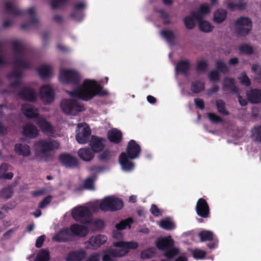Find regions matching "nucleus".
Returning a JSON list of instances; mask_svg holds the SVG:
<instances>
[{
  "label": "nucleus",
  "mask_w": 261,
  "mask_h": 261,
  "mask_svg": "<svg viewBox=\"0 0 261 261\" xmlns=\"http://www.w3.org/2000/svg\"><path fill=\"white\" fill-rule=\"evenodd\" d=\"M59 79L66 84L77 85L78 87L69 92L71 97L77 98L85 101L92 99L95 96H106L108 92L97 84L95 80H85L82 85H79L81 76L79 72L73 69H64L61 71Z\"/></svg>",
  "instance_id": "1"
},
{
  "label": "nucleus",
  "mask_w": 261,
  "mask_h": 261,
  "mask_svg": "<svg viewBox=\"0 0 261 261\" xmlns=\"http://www.w3.org/2000/svg\"><path fill=\"white\" fill-rule=\"evenodd\" d=\"M11 45L14 52L15 59L13 61L14 69L8 77L20 79L22 74L20 69H30L31 68L32 64L29 60L24 57L25 47L22 43L19 41H13L11 42Z\"/></svg>",
  "instance_id": "2"
},
{
  "label": "nucleus",
  "mask_w": 261,
  "mask_h": 261,
  "mask_svg": "<svg viewBox=\"0 0 261 261\" xmlns=\"http://www.w3.org/2000/svg\"><path fill=\"white\" fill-rule=\"evenodd\" d=\"M142 149L140 145L134 140L128 141L125 152H122L119 156V162L123 170L130 171L134 168L132 161L139 158Z\"/></svg>",
  "instance_id": "3"
},
{
  "label": "nucleus",
  "mask_w": 261,
  "mask_h": 261,
  "mask_svg": "<svg viewBox=\"0 0 261 261\" xmlns=\"http://www.w3.org/2000/svg\"><path fill=\"white\" fill-rule=\"evenodd\" d=\"M60 147V143L52 138L40 139L34 144L35 155L40 156L44 161H48L53 156V153Z\"/></svg>",
  "instance_id": "4"
},
{
  "label": "nucleus",
  "mask_w": 261,
  "mask_h": 261,
  "mask_svg": "<svg viewBox=\"0 0 261 261\" xmlns=\"http://www.w3.org/2000/svg\"><path fill=\"white\" fill-rule=\"evenodd\" d=\"M156 246L159 250L164 251V255L168 259H172L179 253V249L174 247V241L170 236L158 239Z\"/></svg>",
  "instance_id": "5"
},
{
  "label": "nucleus",
  "mask_w": 261,
  "mask_h": 261,
  "mask_svg": "<svg viewBox=\"0 0 261 261\" xmlns=\"http://www.w3.org/2000/svg\"><path fill=\"white\" fill-rule=\"evenodd\" d=\"M5 5V12L6 14L12 15L14 16H25L28 15L30 16V22L36 24L39 21L36 17L35 9L33 7L28 10H20L10 2H6Z\"/></svg>",
  "instance_id": "6"
},
{
  "label": "nucleus",
  "mask_w": 261,
  "mask_h": 261,
  "mask_svg": "<svg viewBox=\"0 0 261 261\" xmlns=\"http://www.w3.org/2000/svg\"><path fill=\"white\" fill-rule=\"evenodd\" d=\"M251 19L247 16H241L234 21V32L239 37H246L252 30Z\"/></svg>",
  "instance_id": "7"
},
{
  "label": "nucleus",
  "mask_w": 261,
  "mask_h": 261,
  "mask_svg": "<svg viewBox=\"0 0 261 261\" xmlns=\"http://www.w3.org/2000/svg\"><path fill=\"white\" fill-rule=\"evenodd\" d=\"M62 112L66 115H76L85 110L84 105L75 100L64 99L60 103Z\"/></svg>",
  "instance_id": "8"
},
{
  "label": "nucleus",
  "mask_w": 261,
  "mask_h": 261,
  "mask_svg": "<svg viewBox=\"0 0 261 261\" xmlns=\"http://www.w3.org/2000/svg\"><path fill=\"white\" fill-rule=\"evenodd\" d=\"M91 213L88 207L84 206L76 207L72 212V217L77 222L86 224L90 223Z\"/></svg>",
  "instance_id": "9"
},
{
  "label": "nucleus",
  "mask_w": 261,
  "mask_h": 261,
  "mask_svg": "<svg viewBox=\"0 0 261 261\" xmlns=\"http://www.w3.org/2000/svg\"><path fill=\"white\" fill-rule=\"evenodd\" d=\"M91 150L95 153L100 152L105 147L106 140L102 137L92 135L89 141Z\"/></svg>",
  "instance_id": "10"
},
{
  "label": "nucleus",
  "mask_w": 261,
  "mask_h": 261,
  "mask_svg": "<svg viewBox=\"0 0 261 261\" xmlns=\"http://www.w3.org/2000/svg\"><path fill=\"white\" fill-rule=\"evenodd\" d=\"M196 212L197 215L201 218H207L210 216V210L206 201L202 198H199L196 203Z\"/></svg>",
  "instance_id": "11"
},
{
  "label": "nucleus",
  "mask_w": 261,
  "mask_h": 261,
  "mask_svg": "<svg viewBox=\"0 0 261 261\" xmlns=\"http://www.w3.org/2000/svg\"><path fill=\"white\" fill-rule=\"evenodd\" d=\"M59 160L66 167L74 168L79 165V161L76 158L69 153H63L59 155Z\"/></svg>",
  "instance_id": "12"
},
{
  "label": "nucleus",
  "mask_w": 261,
  "mask_h": 261,
  "mask_svg": "<svg viewBox=\"0 0 261 261\" xmlns=\"http://www.w3.org/2000/svg\"><path fill=\"white\" fill-rule=\"evenodd\" d=\"M41 98L45 104L50 103L54 100L55 92L48 85H43L40 89Z\"/></svg>",
  "instance_id": "13"
},
{
  "label": "nucleus",
  "mask_w": 261,
  "mask_h": 261,
  "mask_svg": "<svg viewBox=\"0 0 261 261\" xmlns=\"http://www.w3.org/2000/svg\"><path fill=\"white\" fill-rule=\"evenodd\" d=\"M35 123L43 133L51 136L54 133V128L51 123L45 118L40 117L35 119Z\"/></svg>",
  "instance_id": "14"
},
{
  "label": "nucleus",
  "mask_w": 261,
  "mask_h": 261,
  "mask_svg": "<svg viewBox=\"0 0 261 261\" xmlns=\"http://www.w3.org/2000/svg\"><path fill=\"white\" fill-rule=\"evenodd\" d=\"M91 134V131L90 127L86 125V126L79 128L76 134V140L80 144H86L90 141Z\"/></svg>",
  "instance_id": "15"
},
{
  "label": "nucleus",
  "mask_w": 261,
  "mask_h": 261,
  "mask_svg": "<svg viewBox=\"0 0 261 261\" xmlns=\"http://www.w3.org/2000/svg\"><path fill=\"white\" fill-rule=\"evenodd\" d=\"M18 95L21 99L29 102H35L37 100L36 94L34 90L30 87L22 88L19 91Z\"/></svg>",
  "instance_id": "16"
},
{
  "label": "nucleus",
  "mask_w": 261,
  "mask_h": 261,
  "mask_svg": "<svg viewBox=\"0 0 261 261\" xmlns=\"http://www.w3.org/2000/svg\"><path fill=\"white\" fill-rule=\"evenodd\" d=\"M222 89L227 93L239 94V89L235 85L234 79L231 77L224 79Z\"/></svg>",
  "instance_id": "17"
},
{
  "label": "nucleus",
  "mask_w": 261,
  "mask_h": 261,
  "mask_svg": "<svg viewBox=\"0 0 261 261\" xmlns=\"http://www.w3.org/2000/svg\"><path fill=\"white\" fill-rule=\"evenodd\" d=\"M72 236L69 229L66 227L61 229L53 237V240L59 243L66 242L71 240Z\"/></svg>",
  "instance_id": "18"
},
{
  "label": "nucleus",
  "mask_w": 261,
  "mask_h": 261,
  "mask_svg": "<svg viewBox=\"0 0 261 261\" xmlns=\"http://www.w3.org/2000/svg\"><path fill=\"white\" fill-rule=\"evenodd\" d=\"M247 100L253 104L261 103V89L257 88L251 89L246 93Z\"/></svg>",
  "instance_id": "19"
},
{
  "label": "nucleus",
  "mask_w": 261,
  "mask_h": 261,
  "mask_svg": "<svg viewBox=\"0 0 261 261\" xmlns=\"http://www.w3.org/2000/svg\"><path fill=\"white\" fill-rule=\"evenodd\" d=\"M107 137L111 142L117 144L122 140V133L117 128H113L108 132Z\"/></svg>",
  "instance_id": "20"
},
{
  "label": "nucleus",
  "mask_w": 261,
  "mask_h": 261,
  "mask_svg": "<svg viewBox=\"0 0 261 261\" xmlns=\"http://www.w3.org/2000/svg\"><path fill=\"white\" fill-rule=\"evenodd\" d=\"M69 230L71 233L80 237H84L89 233V230L86 226L76 223L72 224Z\"/></svg>",
  "instance_id": "21"
},
{
  "label": "nucleus",
  "mask_w": 261,
  "mask_h": 261,
  "mask_svg": "<svg viewBox=\"0 0 261 261\" xmlns=\"http://www.w3.org/2000/svg\"><path fill=\"white\" fill-rule=\"evenodd\" d=\"M107 237L105 235L98 234L92 237L88 241V244L93 249H96L101 245L105 243L107 240Z\"/></svg>",
  "instance_id": "22"
},
{
  "label": "nucleus",
  "mask_w": 261,
  "mask_h": 261,
  "mask_svg": "<svg viewBox=\"0 0 261 261\" xmlns=\"http://www.w3.org/2000/svg\"><path fill=\"white\" fill-rule=\"evenodd\" d=\"M86 256L84 250L71 251L68 253L65 257L66 261H82Z\"/></svg>",
  "instance_id": "23"
},
{
  "label": "nucleus",
  "mask_w": 261,
  "mask_h": 261,
  "mask_svg": "<svg viewBox=\"0 0 261 261\" xmlns=\"http://www.w3.org/2000/svg\"><path fill=\"white\" fill-rule=\"evenodd\" d=\"M23 135L30 138H35L38 135L37 127L31 123L25 125L23 127Z\"/></svg>",
  "instance_id": "24"
},
{
  "label": "nucleus",
  "mask_w": 261,
  "mask_h": 261,
  "mask_svg": "<svg viewBox=\"0 0 261 261\" xmlns=\"http://www.w3.org/2000/svg\"><path fill=\"white\" fill-rule=\"evenodd\" d=\"M22 111L24 115L28 118H35L40 117L37 110L32 105H22Z\"/></svg>",
  "instance_id": "25"
},
{
  "label": "nucleus",
  "mask_w": 261,
  "mask_h": 261,
  "mask_svg": "<svg viewBox=\"0 0 261 261\" xmlns=\"http://www.w3.org/2000/svg\"><path fill=\"white\" fill-rule=\"evenodd\" d=\"M14 150L18 155L24 157L29 156L31 154L30 148L27 144L17 143L15 145Z\"/></svg>",
  "instance_id": "26"
},
{
  "label": "nucleus",
  "mask_w": 261,
  "mask_h": 261,
  "mask_svg": "<svg viewBox=\"0 0 261 261\" xmlns=\"http://www.w3.org/2000/svg\"><path fill=\"white\" fill-rule=\"evenodd\" d=\"M190 68V63L188 60H181L178 62L175 69L178 72L187 75Z\"/></svg>",
  "instance_id": "27"
},
{
  "label": "nucleus",
  "mask_w": 261,
  "mask_h": 261,
  "mask_svg": "<svg viewBox=\"0 0 261 261\" xmlns=\"http://www.w3.org/2000/svg\"><path fill=\"white\" fill-rule=\"evenodd\" d=\"M94 153L91 149L87 148H82L78 151L79 157L83 161L87 162L90 161L93 159L94 156Z\"/></svg>",
  "instance_id": "28"
},
{
  "label": "nucleus",
  "mask_w": 261,
  "mask_h": 261,
  "mask_svg": "<svg viewBox=\"0 0 261 261\" xmlns=\"http://www.w3.org/2000/svg\"><path fill=\"white\" fill-rule=\"evenodd\" d=\"M227 15V12L226 10L221 9H218L214 14V21L220 24L226 19Z\"/></svg>",
  "instance_id": "29"
},
{
  "label": "nucleus",
  "mask_w": 261,
  "mask_h": 261,
  "mask_svg": "<svg viewBox=\"0 0 261 261\" xmlns=\"http://www.w3.org/2000/svg\"><path fill=\"white\" fill-rule=\"evenodd\" d=\"M161 35L170 44H173L175 42L176 36L171 30H162Z\"/></svg>",
  "instance_id": "30"
},
{
  "label": "nucleus",
  "mask_w": 261,
  "mask_h": 261,
  "mask_svg": "<svg viewBox=\"0 0 261 261\" xmlns=\"http://www.w3.org/2000/svg\"><path fill=\"white\" fill-rule=\"evenodd\" d=\"M100 209L103 212H114L115 209L111 206V196L105 197L99 204Z\"/></svg>",
  "instance_id": "31"
},
{
  "label": "nucleus",
  "mask_w": 261,
  "mask_h": 261,
  "mask_svg": "<svg viewBox=\"0 0 261 261\" xmlns=\"http://www.w3.org/2000/svg\"><path fill=\"white\" fill-rule=\"evenodd\" d=\"M38 74L42 79L48 78L51 73V69L50 66L47 65H41L38 70Z\"/></svg>",
  "instance_id": "32"
},
{
  "label": "nucleus",
  "mask_w": 261,
  "mask_h": 261,
  "mask_svg": "<svg viewBox=\"0 0 261 261\" xmlns=\"http://www.w3.org/2000/svg\"><path fill=\"white\" fill-rule=\"evenodd\" d=\"M204 88V83L200 81L196 80L191 83V90L194 93H199L202 91Z\"/></svg>",
  "instance_id": "33"
},
{
  "label": "nucleus",
  "mask_w": 261,
  "mask_h": 261,
  "mask_svg": "<svg viewBox=\"0 0 261 261\" xmlns=\"http://www.w3.org/2000/svg\"><path fill=\"white\" fill-rule=\"evenodd\" d=\"M111 206L115 209L114 212L120 210L123 207V201L121 199L115 196H111Z\"/></svg>",
  "instance_id": "34"
},
{
  "label": "nucleus",
  "mask_w": 261,
  "mask_h": 261,
  "mask_svg": "<svg viewBox=\"0 0 261 261\" xmlns=\"http://www.w3.org/2000/svg\"><path fill=\"white\" fill-rule=\"evenodd\" d=\"M216 106L219 113L225 116L229 115V112L226 109V104L223 100H217L216 101Z\"/></svg>",
  "instance_id": "35"
},
{
  "label": "nucleus",
  "mask_w": 261,
  "mask_h": 261,
  "mask_svg": "<svg viewBox=\"0 0 261 261\" xmlns=\"http://www.w3.org/2000/svg\"><path fill=\"white\" fill-rule=\"evenodd\" d=\"M13 193V188L11 186H8L0 190V198L8 199L10 198Z\"/></svg>",
  "instance_id": "36"
},
{
  "label": "nucleus",
  "mask_w": 261,
  "mask_h": 261,
  "mask_svg": "<svg viewBox=\"0 0 261 261\" xmlns=\"http://www.w3.org/2000/svg\"><path fill=\"white\" fill-rule=\"evenodd\" d=\"M198 235L201 242L213 241L214 239L213 232L209 230H202L199 233Z\"/></svg>",
  "instance_id": "37"
},
{
  "label": "nucleus",
  "mask_w": 261,
  "mask_h": 261,
  "mask_svg": "<svg viewBox=\"0 0 261 261\" xmlns=\"http://www.w3.org/2000/svg\"><path fill=\"white\" fill-rule=\"evenodd\" d=\"M112 157L111 151L109 149H106L100 153L97 158L100 162H108Z\"/></svg>",
  "instance_id": "38"
},
{
  "label": "nucleus",
  "mask_w": 261,
  "mask_h": 261,
  "mask_svg": "<svg viewBox=\"0 0 261 261\" xmlns=\"http://www.w3.org/2000/svg\"><path fill=\"white\" fill-rule=\"evenodd\" d=\"M49 252L47 250L42 249L37 255L35 261H49Z\"/></svg>",
  "instance_id": "39"
},
{
  "label": "nucleus",
  "mask_w": 261,
  "mask_h": 261,
  "mask_svg": "<svg viewBox=\"0 0 261 261\" xmlns=\"http://www.w3.org/2000/svg\"><path fill=\"white\" fill-rule=\"evenodd\" d=\"M132 218H129L124 220L121 221L119 223L116 225V228L118 230H122L125 229L127 226L130 227V224L133 223Z\"/></svg>",
  "instance_id": "40"
},
{
  "label": "nucleus",
  "mask_w": 261,
  "mask_h": 261,
  "mask_svg": "<svg viewBox=\"0 0 261 261\" xmlns=\"http://www.w3.org/2000/svg\"><path fill=\"white\" fill-rule=\"evenodd\" d=\"M160 226L166 230H172L175 227L174 223L167 218L160 221Z\"/></svg>",
  "instance_id": "41"
},
{
  "label": "nucleus",
  "mask_w": 261,
  "mask_h": 261,
  "mask_svg": "<svg viewBox=\"0 0 261 261\" xmlns=\"http://www.w3.org/2000/svg\"><path fill=\"white\" fill-rule=\"evenodd\" d=\"M213 27L207 21H201L199 23V30L203 32L209 33L213 31Z\"/></svg>",
  "instance_id": "42"
},
{
  "label": "nucleus",
  "mask_w": 261,
  "mask_h": 261,
  "mask_svg": "<svg viewBox=\"0 0 261 261\" xmlns=\"http://www.w3.org/2000/svg\"><path fill=\"white\" fill-rule=\"evenodd\" d=\"M252 136L255 141L261 142V125L255 126L251 130Z\"/></svg>",
  "instance_id": "43"
},
{
  "label": "nucleus",
  "mask_w": 261,
  "mask_h": 261,
  "mask_svg": "<svg viewBox=\"0 0 261 261\" xmlns=\"http://www.w3.org/2000/svg\"><path fill=\"white\" fill-rule=\"evenodd\" d=\"M216 67L217 71L222 73H227L229 71V68L225 63L221 60H217L216 62Z\"/></svg>",
  "instance_id": "44"
},
{
  "label": "nucleus",
  "mask_w": 261,
  "mask_h": 261,
  "mask_svg": "<svg viewBox=\"0 0 261 261\" xmlns=\"http://www.w3.org/2000/svg\"><path fill=\"white\" fill-rule=\"evenodd\" d=\"M183 21L187 29L192 30L195 27V23L192 16H186Z\"/></svg>",
  "instance_id": "45"
},
{
  "label": "nucleus",
  "mask_w": 261,
  "mask_h": 261,
  "mask_svg": "<svg viewBox=\"0 0 261 261\" xmlns=\"http://www.w3.org/2000/svg\"><path fill=\"white\" fill-rule=\"evenodd\" d=\"M239 50L242 53L247 55H251L254 52L253 47L247 44H243L240 46Z\"/></svg>",
  "instance_id": "46"
},
{
  "label": "nucleus",
  "mask_w": 261,
  "mask_h": 261,
  "mask_svg": "<svg viewBox=\"0 0 261 261\" xmlns=\"http://www.w3.org/2000/svg\"><path fill=\"white\" fill-rule=\"evenodd\" d=\"M68 2V0H51L50 6L52 9H57L65 5Z\"/></svg>",
  "instance_id": "47"
},
{
  "label": "nucleus",
  "mask_w": 261,
  "mask_h": 261,
  "mask_svg": "<svg viewBox=\"0 0 261 261\" xmlns=\"http://www.w3.org/2000/svg\"><path fill=\"white\" fill-rule=\"evenodd\" d=\"M192 255L194 258L197 259H203L206 256V252L204 251L195 249L192 251Z\"/></svg>",
  "instance_id": "48"
},
{
  "label": "nucleus",
  "mask_w": 261,
  "mask_h": 261,
  "mask_svg": "<svg viewBox=\"0 0 261 261\" xmlns=\"http://www.w3.org/2000/svg\"><path fill=\"white\" fill-rule=\"evenodd\" d=\"M208 64L206 61L201 60L197 63L196 70L198 72H204L208 68Z\"/></svg>",
  "instance_id": "49"
},
{
  "label": "nucleus",
  "mask_w": 261,
  "mask_h": 261,
  "mask_svg": "<svg viewBox=\"0 0 261 261\" xmlns=\"http://www.w3.org/2000/svg\"><path fill=\"white\" fill-rule=\"evenodd\" d=\"M208 78L211 82H218L220 80L219 72L216 70L211 71L208 73Z\"/></svg>",
  "instance_id": "50"
},
{
  "label": "nucleus",
  "mask_w": 261,
  "mask_h": 261,
  "mask_svg": "<svg viewBox=\"0 0 261 261\" xmlns=\"http://www.w3.org/2000/svg\"><path fill=\"white\" fill-rule=\"evenodd\" d=\"M207 116L210 120L214 123H218L223 122V119L214 113H208Z\"/></svg>",
  "instance_id": "51"
},
{
  "label": "nucleus",
  "mask_w": 261,
  "mask_h": 261,
  "mask_svg": "<svg viewBox=\"0 0 261 261\" xmlns=\"http://www.w3.org/2000/svg\"><path fill=\"white\" fill-rule=\"evenodd\" d=\"M240 83L244 86L249 87L251 85V81L246 73H243L242 75L239 77Z\"/></svg>",
  "instance_id": "52"
},
{
  "label": "nucleus",
  "mask_w": 261,
  "mask_h": 261,
  "mask_svg": "<svg viewBox=\"0 0 261 261\" xmlns=\"http://www.w3.org/2000/svg\"><path fill=\"white\" fill-rule=\"evenodd\" d=\"M94 179L91 177L86 178L84 183V186L87 189H93L94 188Z\"/></svg>",
  "instance_id": "53"
},
{
  "label": "nucleus",
  "mask_w": 261,
  "mask_h": 261,
  "mask_svg": "<svg viewBox=\"0 0 261 261\" xmlns=\"http://www.w3.org/2000/svg\"><path fill=\"white\" fill-rule=\"evenodd\" d=\"M52 196L48 195L45 197L39 203V208H44L47 204H48L51 200Z\"/></svg>",
  "instance_id": "54"
},
{
  "label": "nucleus",
  "mask_w": 261,
  "mask_h": 261,
  "mask_svg": "<svg viewBox=\"0 0 261 261\" xmlns=\"http://www.w3.org/2000/svg\"><path fill=\"white\" fill-rule=\"evenodd\" d=\"M71 17L76 20L81 21L83 18L84 14L83 12L75 10L71 14Z\"/></svg>",
  "instance_id": "55"
},
{
  "label": "nucleus",
  "mask_w": 261,
  "mask_h": 261,
  "mask_svg": "<svg viewBox=\"0 0 261 261\" xmlns=\"http://www.w3.org/2000/svg\"><path fill=\"white\" fill-rule=\"evenodd\" d=\"M150 211L154 216L158 217L162 215L161 211L155 204L151 205Z\"/></svg>",
  "instance_id": "56"
},
{
  "label": "nucleus",
  "mask_w": 261,
  "mask_h": 261,
  "mask_svg": "<svg viewBox=\"0 0 261 261\" xmlns=\"http://www.w3.org/2000/svg\"><path fill=\"white\" fill-rule=\"evenodd\" d=\"M251 70L258 78H261V67L259 65L257 64H253L251 67Z\"/></svg>",
  "instance_id": "57"
},
{
  "label": "nucleus",
  "mask_w": 261,
  "mask_h": 261,
  "mask_svg": "<svg viewBox=\"0 0 261 261\" xmlns=\"http://www.w3.org/2000/svg\"><path fill=\"white\" fill-rule=\"evenodd\" d=\"M45 238L46 236L44 234L41 235L40 237H39L36 240L35 246L38 248L41 247L45 241Z\"/></svg>",
  "instance_id": "58"
},
{
  "label": "nucleus",
  "mask_w": 261,
  "mask_h": 261,
  "mask_svg": "<svg viewBox=\"0 0 261 261\" xmlns=\"http://www.w3.org/2000/svg\"><path fill=\"white\" fill-rule=\"evenodd\" d=\"M100 255L97 252H94L91 254L86 261H99L100 260Z\"/></svg>",
  "instance_id": "59"
},
{
  "label": "nucleus",
  "mask_w": 261,
  "mask_h": 261,
  "mask_svg": "<svg viewBox=\"0 0 261 261\" xmlns=\"http://www.w3.org/2000/svg\"><path fill=\"white\" fill-rule=\"evenodd\" d=\"M194 102L197 108L201 110L204 109V102L203 99L198 98H195Z\"/></svg>",
  "instance_id": "60"
},
{
  "label": "nucleus",
  "mask_w": 261,
  "mask_h": 261,
  "mask_svg": "<svg viewBox=\"0 0 261 261\" xmlns=\"http://www.w3.org/2000/svg\"><path fill=\"white\" fill-rule=\"evenodd\" d=\"M105 167L101 166L94 165L90 167V170L91 172L95 173H100L103 172L105 170Z\"/></svg>",
  "instance_id": "61"
},
{
  "label": "nucleus",
  "mask_w": 261,
  "mask_h": 261,
  "mask_svg": "<svg viewBox=\"0 0 261 261\" xmlns=\"http://www.w3.org/2000/svg\"><path fill=\"white\" fill-rule=\"evenodd\" d=\"M199 11L203 15L207 14L210 11V8L207 5L203 4L200 6Z\"/></svg>",
  "instance_id": "62"
},
{
  "label": "nucleus",
  "mask_w": 261,
  "mask_h": 261,
  "mask_svg": "<svg viewBox=\"0 0 261 261\" xmlns=\"http://www.w3.org/2000/svg\"><path fill=\"white\" fill-rule=\"evenodd\" d=\"M203 15L202 13H201L199 11H198V12H193L191 13V16H192L193 19H196V20H197L199 23L202 21L201 19Z\"/></svg>",
  "instance_id": "63"
},
{
  "label": "nucleus",
  "mask_w": 261,
  "mask_h": 261,
  "mask_svg": "<svg viewBox=\"0 0 261 261\" xmlns=\"http://www.w3.org/2000/svg\"><path fill=\"white\" fill-rule=\"evenodd\" d=\"M210 242L206 244V246L211 249H213L217 247L218 241L217 240L213 239V241H209Z\"/></svg>",
  "instance_id": "64"
}]
</instances>
